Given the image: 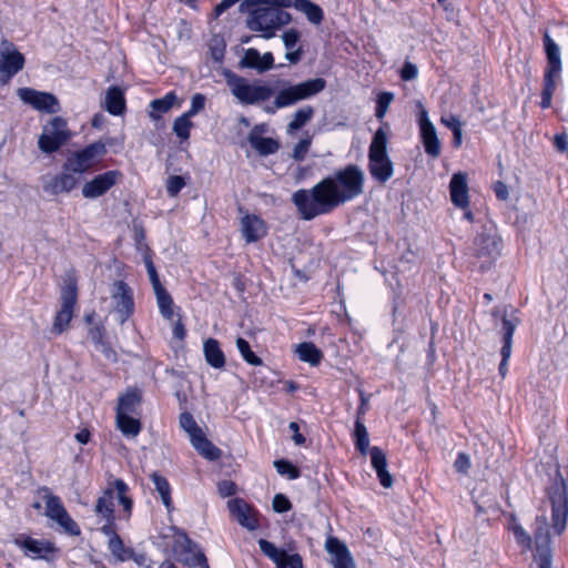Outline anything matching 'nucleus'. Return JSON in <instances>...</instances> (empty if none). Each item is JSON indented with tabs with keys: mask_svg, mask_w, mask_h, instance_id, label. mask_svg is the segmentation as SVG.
Returning a JSON list of instances; mask_svg holds the SVG:
<instances>
[{
	"mask_svg": "<svg viewBox=\"0 0 568 568\" xmlns=\"http://www.w3.org/2000/svg\"><path fill=\"white\" fill-rule=\"evenodd\" d=\"M98 351L103 353L105 358H108L109 361H113V362L116 361V353L103 341H99Z\"/></svg>",
	"mask_w": 568,
	"mask_h": 568,
	"instance_id": "nucleus-62",
	"label": "nucleus"
},
{
	"mask_svg": "<svg viewBox=\"0 0 568 568\" xmlns=\"http://www.w3.org/2000/svg\"><path fill=\"white\" fill-rule=\"evenodd\" d=\"M325 548L327 552L332 556L331 561L334 568H355L353 558L347 547L337 538H327Z\"/></svg>",
	"mask_w": 568,
	"mask_h": 568,
	"instance_id": "nucleus-29",
	"label": "nucleus"
},
{
	"mask_svg": "<svg viewBox=\"0 0 568 568\" xmlns=\"http://www.w3.org/2000/svg\"><path fill=\"white\" fill-rule=\"evenodd\" d=\"M101 531L109 538L108 549L119 561H126L133 557V550L124 546L123 540L116 534L115 527L111 524H104Z\"/></svg>",
	"mask_w": 568,
	"mask_h": 568,
	"instance_id": "nucleus-27",
	"label": "nucleus"
},
{
	"mask_svg": "<svg viewBox=\"0 0 568 568\" xmlns=\"http://www.w3.org/2000/svg\"><path fill=\"white\" fill-rule=\"evenodd\" d=\"M544 51L547 58V67L544 73V88L541 91L540 106L548 109L551 106L552 94L561 79V57L560 48L556 41L545 30L542 33Z\"/></svg>",
	"mask_w": 568,
	"mask_h": 568,
	"instance_id": "nucleus-5",
	"label": "nucleus"
},
{
	"mask_svg": "<svg viewBox=\"0 0 568 568\" xmlns=\"http://www.w3.org/2000/svg\"><path fill=\"white\" fill-rule=\"evenodd\" d=\"M191 440L192 446L197 450V453L209 460H216L221 457L222 452L219 447L212 444L201 432Z\"/></svg>",
	"mask_w": 568,
	"mask_h": 568,
	"instance_id": "nucleus-33",
	"label": "nucleus"
},
{
	"mask_svg": "<svg viewBox=\"0 0 568 568\" xmlns=\"http://www.w3.org/2000/svg\"><path fill=\"white\" fill-rule=\"evenodd\" d=\"M555 146L560 152L568 151V139L565 133L555 135Z\"/></svg>",
	"mask_w": 568,
	"mask_h": 568,
	"instance_id": "nucleus-64",
	"label": "nucleus"
},
{
	"mask_svg": "<svg viewBox=\"0 0 568 568\" xmlns=\"http://www.w3.org/2000/svg\"><path fill=\"white\" fill-rule=\"evenodd\" d=\"M223 74L231 93L242 104L265 102L274 94L273 88L262 81L250 82L230 70H225Z\"/></svg>",
	"mask_w": 568,
	"mask_h": 568,
	"instance_id": "nucleus-6",
	"label": "nucleus"
},
{
	"mask_svg": "<svg viewBox=\"0 0 568 568\" xmlns=\"http://www.w3.org/2000/svg\"><path fill=\"white\" fill-rule=\"evenodd\" d=\"M236 347L242 356V358L250 365L260 366L262 365V359L252 352L250 344L242 337L236 339Z\"/></svg>",
	"mask_w": 568,
	"mask_h": 568,
	"instance_id": "nucleus-46",
	"label": "nucleus"
},
{
	"mask_svg": "<svg viewBox=\"0 0 568 568\" xmlns=\"http://www.w3.org/2000/svg\"><path fill=\"white\" fill-rule=\"evenodd\" d=\"M468 179L464 172L454 173L449 182V194L452 203L463 210L469 205Z\"/></svg>",
	"mask_w": 568,
	"mask_h": 568,
	"instance_id": "nucleus-25",
	"label": "nucleus"
},
{
	"mask_svg": "<svg viewBox=\"0 0 568 568\" xmlns=\"http://www.w3.org/2000/svg\"><path fill=\"white\" fill-rule=\"evenodd\" d=\"M141 396L136 390H128L119 398L116 414H133L135 407L139 405Z\"/></svg>",
	"mask_w": 568,
	"mask_h": 568,
	"instance_id": "nucleus-42",
	"label": "nucleus"
},
{
	"mask_svg": "<svg viewBox=\"0 0 568 568\" xmlns=\"http://www.w3.org/2000/svg\"><path fill=\"white\" fill-rule=\"evenodd\" d=\"M17 94L23 103L31 105L38 111L47 113L60 111L59 100L49 92L37 91L31 88H20Z\"/></svg>",
	"mask_w": 568,
	"mask_h": 568,
	"instance_id": "nucleus-19",
	"label": "nucleus"
},
{
	"mask_svg": "<svg viewBox=\"0 0 568 568\" xmlns=\"http://www.w3.org/2000/svg\"><path fill=\"white\" fill-rule=\"evenodd\" d=\"M105 153V143L101 141L91 143L83 150L71 153L63 165V170L74 174H83L98 164Z\"/></svg>",
	"mask_w": 568,
	"mask_h": 568,
	"instance_id": "nucleus-10",
	"label": "nucleus"
},
{
	"mask_svg": "<svg viewBox=\"0 0 568 568\" xmlns=\"http://www.w3.org/2000/svg\"><path fill=\"white\" fill-rule=\"evenodd\" d=\"M272 506L276 513H285L292 508V504L283 494H276L273 498Z\"/></svg>",
	"mask_w": 568,
	"mask_h": 568,
	"instance_id": "nucleus-55",
	"label": "nucleus"
},
{
	"mask_svg": "<svg viewBox=\"0 0 568 568\" xmlns=\"http://www.w3.org/2000/svg\"><path fill=\"white\" fill-rule=\"evenodd\" d=\"M176 95L174 92H169L161 99L152 100L150 103V116L159 119L161 114L166 113L175 103Z\"/></svg>",
	"mask_w": 568,
	"mask_h": 568,
	"instance_id": "nucleus-41",
	"label": "nucleus"
},
{
	"mask_svg": "<svg viewBox=\"0 0 568 568\" xmlns=\"http://www.w3.org/2000/svg\"><path fill=\"white\" fill-rule=\"evenodd\" d=\"M301 39V33L296 29H288L282 34L283 43L286 50H292L297 48V43Z\"/></svg>",
	"mask_w": 568,
	"mask_h": 568,
	"instance_id": "nucleus-52",
	"label": "nucleus"
},
{
	"mask_svg": "<svg viewBox=\"0 0 568 568\" xmlns=\"http://www.w3.org/2000/svg\"><path fill=\"white\" fill-rule=\"evenodd\" d=\"M474 252L480 270H485L500 256L501 240L494 226H485L476 236Z\"/></svg>",
	"mask_w": 568,
	"mask_h": 568,
	"instance_id": "nucleus-8",
	"label": "nucleus"
},
{
	"mask_svg": "<svg viewBox=\"0 0 568 568\" xmlns=\"http://www.w3.org/2000/svg\"><path fill=\"white\" fill-rule=\"evenodd\" d=\"M355 446L363 454L366 455L369 449V437L366 426L357 418L354 429Z\"/></svg>",
	"mask_w": 568,
	"mask_h": 568,
	"instance_id": "nucleus-45",
	"label": "nucleus"
},
{
	"mask_svg": "<svg viewBox=\"0 0 568 568\" xmlns=\"http://www.w3.org/2000/svg\"><path fill=\"white\" fill-rule=\"evenodd\" d=\"M105 109L113 115H120L125 109L123 92L118 87H111L105 95Z\"/></svg>",
	"mask_w": 568,
	"mask_h": 568,
	"instance_id": "nucleus-36",
	"label": "nucleus"
},
{
	"mask_svg": "<svg viewBox=\"0 0 568 568\" xmlns=\"http://www.w3.org/2000/svg\"><path fill=\"white\" fill-rule=\"evenodd\" d=\"M535 561L538 568H552V550L550 546L549 525L545 517L535 521Z\"/></svg>",
	"mask_w": 568,
	"mask_h": 568,
	"instance_id": "nucleus-14",
	"label": "nucleus"
},
{
	"mask_svg": "<svg viewBox=\"0 0 568 568\" xmlns=\"http://www.w3.org/2000/svg\"><path fill=\"white\" fill-rule=\"evenodd\" d=\"M509 529L513 531L516 542L524 549H530L531 539L529 534L524 527L517 521V518L513 515L509 518Z\"/></svg>",
	"mask_w": 568,
	"mask_h": 568,
	"instance_id": "nucleus-44",
	"label": "nucleus"
},
{
	"mask_svg": "<svg viewBox=\"0 0 568 568\" xmlns=\"http://www.w3.org/2000/svg\"><path fill=\"white\" fill-rule=\"evenodd\" d=\"M175 552L181 562L190 568H210L206 557L200 547L184 531L176 532Z\"/></svg>",
	"mask_w": 568,
	"mask_h": 568,
	"instance_id": "nucleus-13",
	"label": "nucleus"
},
{
	"mask_svg": "<svg viewBox=\"0 0 568 568\" xmlns=\"http://www.w3.org/2000/svg\"><path fill=\"white\" fill-rule=\"evenodd\" d=\"M311 143V138L302 139L293 149V159H295L296 161H303L306 156V153L308 152Z\"/></svg>",
	"mask_w": 568,
	"mask_h": 568,
	"instance_id": "nucleus-53",
	"label": "nucleus"
},
{
	"mask_svg": "<svg viewBox=\"0 0 568 568\" xmlns=\"http://www.w3.org/2000/svg\"><path fill=\"white\" fill-rule=\"evenodd\" d=\"M292 6L293 0H245L240 8L247 13L246 27L268 40L292 21V16L283 10Z\"/></svg>",
	"mask_w": 568,
	"mask_h": 568,
	"instance_id": "nucleus-2",
	"label": "nucleus"
},
{
	"mask_svg": "<svg viewBox=\"0 0 568 568\" xmlns=\"http://www.w3.org/2000/svg\"><path fill=\"white\" fill-rule=\"evenodd\" d=\"M121 178L119 171H108L97 175L82 187V195L87 199H97L105 194Z\"/></svg>",
	"mask_w": 568,
	"mask_h": 568,
	"instance_id": "nucleus-22",
	"label": "nucleus"
},
{
	"mask_svg": "<svg viewBox=\"0 0 568 568\" xmlns=\"http://www.w3.org/2000/svg\"><path fill=\"white\" fill-rule=\"evenodd\" d=\"M258 546L261 551L276 565V568H303L302 557L298 554H288L266 539H260Z\"/></svg>",
	"mask_w": 568,
	"mask_h": 568,
	"instance_id": "nucleus-20",
	"label": "nucleus"
},
{
	"mask_svg": "<svg viewBox=\"0 0 568 568\" xmlns=\"http://www.w3.org/2000/svg\"><path fill=\"white\" fill-rule=\"evenodd\" d=\"M116 425L124 436L135 437L141 432L139 419L129 414H116Z\"/></svg>",
	"mask_w": 568,
	"mask_h": 568,
	"instance_id": "nucleus-39",
	"label": "nucleus"
},
{
	"mask_svg": "<svg viewBox=\"0 0 568 568\" xmlns=\"http://www.w3.org/2000/svg\"><path fill=\"white\" fill-rule=\"evenodd\" d=\"M78 181L74 173L64 170V172L59 175L43 176L42 187L48 194L58 195L72 191L78 184Z\"/></svg>",
	"mask_w": 568,
	"mask_h": 568,
	"instance_id": "nucleus-24",
	"label": "nucleus"
},
{
	"mask_svg": "<svg viewBox=\"0 0 568 568\" xmlns=\"http://www.w3.org/2000/svg\"><path fill=\"white\" fill-rule=\"evenodd\" d=\"M24 58L13 43L3 40L0 45V82L7 83L23 69Z\"/></svg>",
	"mask_w": 568,
	"mask_h": 568,
	"instance_id": "nucleus-15",
	"label": "nucleus"
},
{
	"mask_svg": "<svg viewBox=\"0 0 568 568\" xmlns=\"http://www.w3.org/2000/svg\"><path fill=\"white\" fill-rule=\"evenodd\" d=\"M388 126L375 132L368 148V172L377 182L385 184L394 175V164L387 152Z\"/></svg>",
	"mask_w": 568,
	"mask_h": 568,
	"instance_id": "nucleus-4",
	"label": "nucleus"
},
{
	"mask_svg": "<svg viewBox=\"0 0 568 568\" xmlns=\"http://www.w3.org/2000/svg\"><path fill=\"white\" fill-rule=\"evenodd\" d=\"M70 138L67 121L61 116H54L43 126L38 146L43 153L50 154L58 151Z\"/></svg>",
	"mask_w": 568,
	"mask_h": 568,
	"instance_id": "nucleus-11",
	"label": "nucleus"
},
{
	"mask_svg": "<svg viewBox=\"0 0 568 568\" xmlns=\"http://www.w3.org/2000/svg\"><path fill=\"white\" fill-rule=\"evenodd\" d=\"M263 132V125H256L252 129L247 136L251 146L263 156L276 153L280 148L278 142L272 138L262 136Z\"/></svg>",
	"mask_w": 568,
	"mask_h": 568,
	"instance_id": "nucleus-30",
	"label": "nucleus"
},
{
	"mask_svg": "<svg viewBox=\"0 0 568 568\" xmlns=\"http://www.w3.org/2000/svg\"><path fill=\"white\" fill-rule=\"evenodd\" d=\"M295 353L302 362L308 363L312 366H317L322 358L323 353L311 342H304L296 346Z\"/></svg>",
	"mask_w": 568,
	"mask_h": 568,
	"instance_id": "nucleus-35",
	"label": "nucleus"
},
{
	"mask_svg": "<svg viewBox=\"0 0 568 568\" xmlns=\"http://www.w3.org/2000/svg\"><path fill=\"white\" fill-rule=\"evenodd\" d=\"M111 297L116 321L120 324L125 323L134 311L132 290L123 281H116L113 284Z\"/></svg>",
	"mask_w": 568,
	"mask_h": 568,
	"instance_id": "nucleus-16",
	"label": "nucleus"
},
{
	"mask_svg": "<svg viewBox=\"0 0 568 568\" xmlns=\"http://www.w3.org/2000/svg\"><path fill=\"white\" fill-rule=\"evenodd\" d=\"M241 232L247 243H254L267 233L265 222L255 214H245L241 219Z\"/></svg>",
	"mask_w": 568,
	"mask_h": 568,
	"instance_id": "nucleus-28",
	"label": "nucleus"
},
{
	"mask_svg": "<svg viewBox=\"0 0 568 568\" xmlns=\"http://www.w3.org/2000/svg\"><path fill=\"white\" fill-rule=\"evenodd\" d=\"M440 122L454 132L462 129V122L456 115L442 116Z\"/></svg>",
	"mask_w": 568,
	"mask_h": 568,
	"instance_id": "nucleus-60",
	"label": "nucleus"
},
{
	"mask_svg": "<svg viewBox=\"0 0 568 568\" xmlns=\"http://www.w3.org/2000/svg\"><path fill=\"white\" fill-rule=\"evenodd\" d=\"M205 97L201 93H195L192 99H191V106L190 109L185 112L187 115L190 116H194L195 114H197L201 110L204 109V105H205Z\"/></svg>",
	"mask_w": 568,
	"mask_h": 568,
	"instance_id": "nucleus-56",
	"label": "nucleus"
},
{
	"mask_svg": "<svg viewBox=\"0 0 568 568\" xmlns=\"http://www.w3.org/2000/svg\"><path fill=\"white\" fill-rule=\"evenodd\" d=\"M39 493L43 494L45 516L55 521L64 532L71 536L80 535L79 525L70 517L60 497L52 495L47 487H42Z\"/></svg>",
	"mask_w": 568,
	"mask_h": 568,
	"instance_id": "nucleus-12",
	"label": "nucleus"
},
{
	"mask_svg": "<svg viewBox=\"0 0 568 568\" xmlns=\"http://www.w3.org/2000/svg\"><path fill=\"white\" fill-rule=\"evenodd\" d=\"M292 7L305 13L308 21L314 24H320L323 20V10L310 0H293Z\"/></svg>",
	"mask_w": 568,
	"mask_h": 568,
	"instance_id": "nucleus-37",
	"label": "nucleus"
},
{
	"mask_svg": "<svg viewBox=\"0 0 568 568\" xmlns=\"http://www.w3.org/2000/svg\"><path fill=\"white\" fill-rule=\"evenodd\" d=\"M152 483L155 487V490L161 496L162 503L165 506V508L170 511L172 506V498H171V486L165 477L161 476L158 473L151 474Z\"/></svg>",
	"mask_w": 568,
	"mask_h": 568,
	"instance_id": "nucleus-38",
	"label": "nucleus"
},
{
	"mask_svg": "<svg viewBox=\"0 0 568 568\" xmlns=\"http://www.w3.org/2000/svg\"><path fill=\"white\" fill-rule=\"evenodd\" d=\"M417 75H418V69H417L416 64H414L409 61H406L400 70V78L404 81H412V80L416 79Z\"/></svg>",
	"mask_w": 568,
	"mask_h": 568,
	"instance_id": "nucleus-57",
	"label": "nucleus"
},
{
	"mask_svg": "<svg viewBox=\"0 0 568 568\" xmlns=\"http://www.w3.org/2000/svg\"><path fill=\"white\" fill-rule=\"evenodd\" d=\"M77 303V287L74 283H69L61 293V308L58 312L53 328L62 333L69 325L73 316V308Z\"/></svg>",
	"mask_w": 568,
	"mask_h": 568,
	"instance_id": "nucleus-21",
	"label": "nucleus"
},
{
	"mask_svg": "<svg viewBox=\"0 0 568 568\" xmlns=\"http://www.w3.org/2000/svg\"><path fill=\"white\" fill-rule=\"evenodd\" d=\"M144 264H145L146 272L149 274V277H150V281L152 283L154 292H156V291H159L161 288H164L162 286V284L160 283V280H159L155 266H154L151 257L148 254L144 255Z\"/></svg>",
	"mask_w": 568,
	"mask_h": 568,
	"instance_id": "nucleus-51",
	"label": "nucleus"
},
{
	"mask_svg": "<svg viewBox=\"0 0 568 568\" xmlns=\"http://www.w3.org/2000/svg\"><path fill=\"white\" fill-rule=\"evenodd\" d=\"M364 171L358 165L348 164L321 180L313 187L295 191L292 202L301 217L311 221L358 197L364 192Z\"/></svg>",
	"mask_w": 568,
	"mask_h": 568,
	"instance_id": "nucleus-1",
	"label": "nucleus"
},
{
	"mask_svg": "<svg viewBox=\"0 0 568 568\" xmlns=\"http://www.w3.org/2000/svg\"><path fill=\"white\" fill-rule=\"evenodd\" d=\"M303 54V50L301 47H297L296 49L286 50L285 59L288 60L291 63L296 64Z\"/></svg>",
	"mask_w": 568,
	"mask_h": 568,
	"instance_id": "nucleus-63",
	"label": "nucleus"
},
{
	"mask_svg": "<svg viewBox=\"0 0 568 568\" xmlns=\"http://www.w3.org/2000/svg\"><path fill=\"white\" fill-rule=\"evenodd\" d=\"M314 115V109L312 106H303L295 111L292 120L287 124V133L293 134L302 126H304Z\"/></svg>",
	"mask_w": 568,
	"mask_h": 568,
	"instance_id": "nucleus-40",
	"label": "nucleus"
},
{
	"mask_svg": "<svg viewBox=\"0 0 568 568\" xmlns=\"http://www.w3.org/2000/svg\"><path fill=\"white\" fill-rule=\"evenodd\" d=\"M227 508L236 521L248 530H255L258 527L256 511L243 499L233 498L227 501Z\"/></svg>",
	"mask_w": 568,
	"mask_h": 568,
	"instance_id": "nucleus-23",
	"label": "nucleus"
},
{
	"mask_svg": "<svg viewBox=\"0 0 568 568\" xmlns=\"http://www.w3.org/2000/svg\"><path fill=\"white\" fill-rule=\"evenodd\" d=\"M469 466V457L464 453L458 454L457 459L455 460L454 464L455 469L459 473H466Z\"/></svg>",
	"mask_w": 568,
	"mask_h": 568,
	"instance_id": "nucleus-59",
	"label": "nucleus"
},
{
	"mask_svg": "<svg viewBox=\"0 0 568 568\" xmlns=\"http://www.w3.org/2000/svg\"><path fill=\"white\" fill-rule=\"evenodd\" d=\"M203 352L206 362L214 368H223L225 365V355L220 346V343L214 338H209L204 342Z\"/></svg>",
	"mask_w": 568,
	"mask_h": 568,
	"instance_id": "nucleus-34",
	"label": "nucleus"
},
{
	"mask_svg": "<svg viewBox=\"0 0 568 568\" xmlns=\"http://www.w3.org/2000/svg\"><path fill=\"white\" fill-rule=\"evenodd\" d=\"M154 293L156 296V302H158V306H159L161 315L164 318L172 321L174 317V312H173L174 304H173L172 297L170 296V294L166 292L165 288H161Z\"/></svg>",
	"mask_w": 568,
	"mask_h": 568,
	"instance_id": "nucleus-43",
	"label": "nucleus"
},
{
	"mask_svg": "<svg viewBox=\"0 0 568 568\" xmlns=\"http://www.w3.org/2000/svg\"><path fill=\"white\" fill-rule=\"evenodd\" d=\"M326 87L323 78L307 79L298 83L286 80L277 82V91L272 105L265 108L267 113H274L278 109L292 106L301 101L312 99L321 93Z\"/></svg>",
	"mask_w": 568,
	"mask_h": 568,
	"instance_id": "nucleus-3",
	"label": "nucleus"
},
{
	"mask_svg": "<svg viewBox=\"0 0 568 568\" xmlns=\"http://www.w3.org/2000/svg\"><path fill=\"white\" fill-rule=\"evenodd\" d=\"M394 99L393 93L390 92H383L378 95L377 99V106H376V118L383 119L387 112V109L389 104L392 103Z\"/></svg>",
	"mask_w": 568,
	"mask_h": 568,
	"instance_id": "nucleus-50",
	"label": "nucleus"
},
{
	"mask_svg": "<svg viewBox=\"0 0 568 568\" xmlns=\"http://www.w3.org/2000/svg\"><path fill=\"white\" fill-rule=\"evenodd\" d=\"M31 558H47L55 548L52 542L47 540H38L30 537L17 539L16 541Z\"/></svg>",
	"mask_w": 568,
	"mask_h": 568,
	"instance_id": "nucleus-31",
	"label": "nucleus"
},
{
	"mask_svg": "<svg viewBox=\"0 0 568 568\" xmlns=\"http://www.w3.org/2000/svg\"><path fill=\"white\" fill-rule=\"evenodd\" d=\"M217 490L221 497H230L235 494L236 486L231 480H222L217 484Z\"/></svg>",
	"mask_w": 568,
	"mask_h": 568,
	"instance_id": "nucleus-58",
	"label": "nucleus"
},
{
	"mask_svg": "<svg viewBox=\"0 0 568 568\" xmlns=\"http://www.w3.org/2000/svg\"><path fill=\"white\" fill-rule=\"evenodd\" d=\"M240 65L242 68L253 69L258 73H264L273 69L274 57L271 52H265L264 54H261L258 50L254 48H248L244 51V54L240 60Z\"/></svg>",
	"mask_w": 568,
	"mask_h": 568,
	"instance_id": "nucleus-26",
	"label": "nucleus"
},
{
	"mask_svg": "<svg viewBox=\"0 0 568 568\" xmlns=\"http://www.w3.org/2000/svg\"><path fill=\"white\" fill-rule=\"evenodd\" d=\"M185 185L184 180L179 175L170 176L166 182V191L170 196L174 197L179 194L182 187Z\"/></svg>",
	"mask_w": 568,
	"mask_h": 568,
	"instance_id": "nucleus-54",
	"label": "nucleus"
},
{
	"mask_svg": "<svg viewBox=\"0 0 568 568\" xmlns=\"http://www.w3.org/2000/svg\"><path fill=\"white\" fill-rule=\"evenodd\" d=\"M190 115L183 113L181 116L176 118L173 123L174 133L182 140H187L190 138V131L193 126Z\"/></svg>",
	"mask_w": 568,
	"mask_h": 568,
	"instance_id": "nucleus-47",
	"label": "nucleus"
},
{
	"mask_svg": "<svg viewBox=\"0 0 568 568\" xmlns=\"http://www.w3.org/2000/svg\"><path fill=\"white\" fill-rule=\"evenodd\" d=\"M179 423L181 428L187 433L190 439L202 432V429L197 426L194 417L187 412H184L180 415Z\"/></svg>",
	"mask_w": 568,
	"mask_h": 568,
	"instance_id": "nucleus-48",
	"label": "nucleus"
},
{
	"mask_svg": "<svg viewBox=\"0 0 568 568\" xmlns=\"http://www.w3.org/2000/svg\"><path fill=\"white\" fill-rule=\"evenodd\" d=\"M290 430L293 433V440L297 446L305 443V437L300 433V427L296 422H291L288 425Z\"/></svg>",
	"mask_w": 568,
	"mask_h": 568,
	"instance_id": "nucleus-61",
	"label": "nucleus"
},
{
	"mask_svg": "<svg viewBox=\"0 0 568 568\" xmlns=\"http://www.w3.org/2000/svg\"><path fill=\"white\" fill-rule=\"evenodd\" d=\"M128 485L122 479H114L108 484L102 495L98 498L94 513L105 520V524L114 526V495L116 494L119 503L123 507L125 517L131 516L133 501L126 496Z\"/></svg>",
	"mask_w": 568,
	"mask_h": 568,
	"instance_id": "nucleus-7",
	"label": "nucleus"
},
{
	"mask_svg": "<svg viewBox=\"0 0 568 568\" xmlns=\"http://www.w3.org/2000/svg\"><path fill=\"white\" fill-rule=\"evenodd\" d=\"M372 467L375 469L381 485L384 488H390L393 485L392 475L387 470V459L384 452L374 446L369 449Z\"/></svg>",
	"mask_w": 568,
	"mask_h": 568,
	"instance_id": "nucleus-32",
	"label": "nucleus"
},
{
	"mask_svg": "<svg viewBox=\"0 0 568 568\" xmlns=\"http://www.w3.org/2000/svg\"><path fill=\"white\" fill-rule=\"evenodd\" d=\"M518 323L519 320L516 316V313L513 308L510 310V312H508V310L504 311L500 327V333L503 335V347L500 351L501 362L499 364V374L501 375V377H505L507 374V365L511 355L513 334Z\"/></svg>",
	"mask_w": 568,
	"mask_h": 568,
	"instance_id": "nucleus-18",
	"label": "nucleus"
},
{
	"mask_svg": "<svg viewBox=\"0 0 568 568\" xmlns=\"http://www.w3.org/2000/svg\"><path fill=\"white\" fill-rule=\"evenodd\" d=\"M274 466L280 475L287 476L290 479H296L300 476L297 468L287 460H275Z\"/></svg>",
	"mask_w": 568,
	"mask_h": 568,
	"instance_id": "nucleus-49",
	"label": "nucleus"
},
{
	"mask_svg": "<svg viewBox=\"0 0 568 568\" xmlns=\"http://www.w3.org/2000/svg\"><path fill=\"white\" fill-rule=\"evenodd\" d=\"M547 495L552 510V528L557 535H561L567 525L568 497L565 479L560 475L547 489Z\"/></svg>",
	"mask_w": 568,
	"mask_h": 568,
	"instance_id": "nucleus-9",
	"label": "nucleus"
},
{
	"mask_svg": "<svg viewBox=\"0 0 568 568\" xmlns=\"http://www.w3.org/2000/svg\"><path fill=\"white\" fill-rule=\"evenodd\" d=\"M417 108L419 109L418 124L425 152L436 159L442 152V144L437 136L436 128L429 120L428 112L422 102L417 103Z\"/></svg>",
	"mask_w": 568,
	"mask_h": 568,
	"instance_id": "nucleus-17",
	"label": "nucleus"
}]
</instances>
